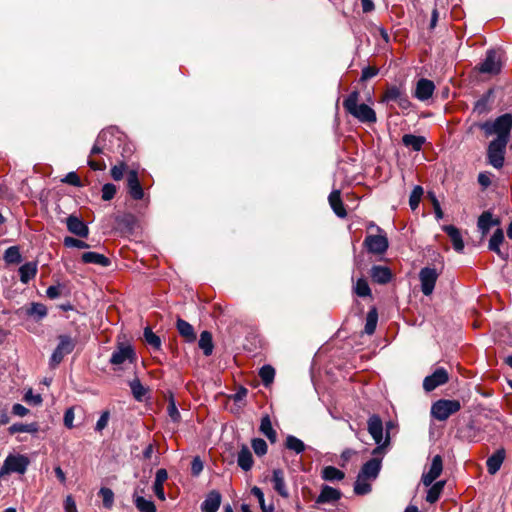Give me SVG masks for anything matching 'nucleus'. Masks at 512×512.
I'll use <instances>...</instances> for the list:
<instances>
[{
  "mask_svg": "<svg viewBox=\"0 0 512 512\" xmlns=\"http://www.w3.org/2000/svg\"><path fill=\"white\" fill-rule=\"evenodd\" d=\"M439 273L435 268L424 267L419 272V279L421 283V291L424 295L429 296L432 294Z\"/></svg>",
  "mask_w": 512,
  "mask_h": 512,
  "instance_id": "1a4fd4ad",
  "label": "nucleus"
},
{
  "mask_svg": "<svg viewBox=\"0 0 512 512\" xmlns=\"http://www.w3.org/2000/svg\"><path fill=\"white\" fill-rule=\"evenodd\" d=\"M370 228H376L379 234L376 235H367L364 240V246L368 250V252L372 254L381 255L384 254L388 249V239L383 232V230L376 226L374 223L369 225Z\"/></svg>",
  "mask_w": 512,
  "mask_h": 512,
  "instance_id": "39448f33",
  "label": "nucleus"
},
{
  "mask_svg": "<svg viewBox=\"0 0 512 512\" xmlns=\"http://www.w3.org/2000/svg\"><path fill=\"white\" fill-rule=\"evenodd\" d=\"M443 471V459L440 455H435L432 458L430 468L428 472L423 473L421 481L429 487L433 482L441 475Z\"/></svg>",
  "mask_w": 512,
  "mask_h": 512,
  "instance_id": "f8f14e48",
  "label": "nucleus"
},
{
  "mask_svg": "<svg viewBox=\"0 0 512 512\" xmlns=\"http://www.w3.org/2000/svg\"><path fill=\"white\" fill-rule=\"evenodd\" d=\"M425 141V137L413 134H405L402 137V143L413 151H420Z\"/></svg>",
  "mask_w": 512,
  "mask_h": 512,
  "instance_id": "72a5a7b5",
  "label": "nucleus"
},
{
  "mask_svg": "<svg viewBox=\"0 0 512 512\" xmlns=\"http://www.w3.org/2000/svg\"><path fill=\"white\" fill-rule=\"evenodd\" d=\"M285 447L297 454L302 453L306 448L304 442L293 435H288L286 437Z\"/></svg>",
  "mask_w": 512,
  "mask_h": 512,
  "instance_id": "ea45409f",
  "label": "nucleus"
},
{
  "mask_svg": "<svg viewBox=\"0 0 512 512\" xmlns=\"http://www.w3.org/2000/svg\"><path fill=\"white\" fill-rule=\"evenodd\" d=\"M110 419V412L108 410L103 411L100 418L98 419L95 430L97 432H101L103 429H105L108 425Z\"/></svg>",
  "mask_w": 512,
  "mask_h": 512,
  "instance_id": "13d9d810",
  "label": "nucleus"
},
{
  "mask_svg": "<svg viewBox=\"0 0 512 512\" xmlns=\"http://www.w3.org/2000/svg\"><path fill=\"white\" fill-rule=\"evenodd\" d=\"M128 193L134 200H141L144 197V190L139 181L138 174L135 170H131L127 174Z\"/></svg>",
  "mask_w": 512,
  "mask_h": 512,
  "instance_id": "4468645a",
  "label": "nucleus"
},
{
  "mask_svg": "<svg viewBox=\"0 0 512 512\" xmlns=\"http://www.w3.org/2000/svg\"><path fill=\"white\" fill-rule=\"evenodd\" d=\"M203 470V462L199 457H194L191 463V472L194 476H198Z\"/></svg>",
  "mask_w": 512,
  "mask_h": 512,
  "instance_id": "69168bd1",
  "label": "nucleus"
},
{
  "mask_svg": "<svg viewBox=\"0 0 512 512\" xmlns=\"http://www.w3.org/2000/svg\"><path fill=\"white\" fill-rule=\"evenodd\" d=\"M434 89L435 85L431 80L422 78L416 84L414 96L421 101H425L433 95Z\"/></svg>",
  "mask_w": 512,
  "mask_h": 512,
  "instance_id": "f3484780",
  "label": "nucleus"
},
{
  "mask_svg": "<svg viewBox=\"0 0 512 512\" xmlns=\"http://www.w3.org/2000/svg\"><path fill=\"white\" fill-rule=\"evenodd\" d=\"M396 425L393 421L386 423V435H383V422L379 415L373 414L368 418L367 430L373 438L376 448L373 449L372 455H382L385 453V449L390 445V431L395 428Z\"/></svg>",
  "mask_w": 512,
  "mask_h": 512,
  "instance_id": "f257e3e1",
  "label": "nucleus"
},
{
  "mask_svg": "<svg viewBox=\"0 0 512 512\" xmlns=\"http://www.w3.org/2000/svg\"><path fill=\"white\" fill-rule=\"evenodd\" d=\"M39 430V426L37 423H29V424H23V423H14L9 427V432L11 434L15 433H30L34 434L37 433Z\"/></svg>",
  "mask_w": 512,
  "mask_h": 512,
  "instance_id": "c9c22d12",
  "label": "nucleus"
},
{
  "mask_svg": "<svg viewBox=\"0 0 512 512\" xmlns=\"http://www.w3.org/2000/svg\"><path fill=\"white\" fill-rule=\"evenodd\" d=\"M460 409L461 404L458 400L441 399L433 403L431 407V414L435 419L445 421Z\"/></svg>",
  "mask_w": 512,
  "mask_h": 512,
  "instance_id": "423d86ee",
  "label": "nucleus"
},
{
  "mask_svg": "<svg viewBox=\"0 0 512 512\" xmlns=\"http://www.w3.org/2000/svg\"><path fill=\"white\" fill-rule=\"evenodd\" d=\"M480 128L486 135L496 134L495 139H504L508 143L512 128V115L509 113L497 117L494 121H487L481 124Z\"/></svg>",
  "mask_w": 512,
  "mask_h": 512,
  "instance_id": "7ed1b4c3",
  "label": "nucleus"
},
{
  "mask_svg": "<svg viewBox=\"0 0 512 512\" xmlns=\"http://www.w3.org/2000/svg\"><path fill=\"white\" fill-rule=\"evenodd\" d=\"M272 483L274 490L283 498L289 497V491L285 484L284 472L281 469L273 470Z\"/></svg>",
  "mask_w": 512,
  "mask_h": 512,
  "instance_id": "412c9836",
  "label": "nucleus"
},
{
  "mask_svg": "<svg viewBox=\"0 0 512 512\" xmlns=\"http://www.w3.org/2000/svg\"><path fill=\"white\" fill-rule=\"evenodd\" d=\"M99 494L103 499V505L105 508L110 509L114 503V493L110 488L103 487L100 489Z\"/></svg>",
  "mask_w": 512,
  "mask_h": 512,
  "instance_id": "3c124183",
  "label": "nucleus"
},
{
  "mask_svg": "<svg viewBox=\"0 0 512 512\" xmlns=\"http://www.w3.org/2000/svg\"><path fill=\"white\" fill-rule=\"evenodd\" d=\"M75 347L74 341L67 335L59 336V344L50 358V366L55 368L63 360L64 356L70 354Z\"/></svg>",
  "mask_w": 512,
  "mask_h": 512,
  "instance_id": "6e6552de",
  "label": "nucleus"
},
{
  "mask_svg": "<svg viewBox=\"0 0 512 512\" xmlns=\"http://www.w3.org/2000/svg\"><path fill=\"white\" fill-rule=\"evenodd\" d=\"M441 495V492L437 490L432 484L430 485V488L426 495V501L429 503H435Z\"/></svg>",
  "mask_w": 512,
  "mask_h": 512,
  "instance_id": "0e129e2a",
  "label": "nucleus"
},
{
  "mask_svg": "<svg viewBox=\"0 0 512 512\" xmlns=\"http://www.w3.org/2000/svg\"><path fill=\"white\" fill-rule=\"evenodd\" d=\"M179 334L186 339L188 342H193L196 339V334L193 326L187 321L178 318L176 323Z\"/></svg>",
  "mask_w": 512,
  "mask_h": 512,
  "instance_id": "2f4dec72",
  "label": "nucleus"
},
{
  "mask_svg": "<svg viewBox=\"0 0 512 512\" xmlns=\"http://www.w3.org/2000/svg\"><path fill=\"white\" fill-rule=\"evenodd\" d=\"M168 479V473L165 469L161 468L157 470L155 475V481L153 484V491L155 495L160 499L161 501H164L166 499L165 492H164V483Z\"/></svg>",
  "mask_w": 512,
  "mask_h": 512,
  "instance_id": "b1692460",
  "label": "nucleus"
},
{
  "mask_svg": "<svg viewBox=\"0 0 512 512\" xmlns=\"http://www.w3.org/2000/svg\"><path fill=\"white\" fill-rule=\"evenodd\" d=\"M251 493L258 499L260 507H261L263 512H273V506L272 505L266 506L265 499H264V494H263L262 490L259 487H256V486L253 487L251 489Z\"/></svg>",
  "mask_w": 512,
  "mask_h": 512,
  "instance_id": "8fccbe9b",
  "label": "nucleus"
},
{
  "mask_svg": "<svg viewBox=\"0 0 512 512\" xmlns=\"http://www.w3.org/2000/svg\"><path fill=\"white\" fill-rule=\"evenodd\" d=\"M63 289L64 286L61 284L50 286L46 290V295L50 299H56L61 296Z\"/></svg>",
  "mask_w": 512,
  "mask_h": 512,
  "instance_id": "bf43d9fd",
  "label": "nucleus"
},
{
  "mask_svg": "<svg viewBox=\"0 0 512 512\" xmlns=\"http://www.w3.org/2000/svg\"><path fill=\"white\" fill-rule=\"evenodd\" d=\"M449 375L446 369L440 367L437 368L431 375L426 376L423 380V388L427 392H431L438 386L447 383Z\"/></svg>",
  "mask_w": 512,
  "mask_h": 512,
  "instance_id": "9d476101",
  "label": "nucleus"
},
{
  "mask_svg": "<svg viewBox=\"0 0 512 512\" xmlns=\"http://www.w3.org/2000/svg\"><path fill=\"white\" fill-rule=\"evenodd\" d=\"M144 339L148 345L153 347L156 350H159L161 347V339L157 336L150 327H146L144 329Z\"/></svg>",
  "mask_w": 512,
  "mask_h": 512,
  "instance_id": "c03bdc74",
  "label": "nucleus"
},
{
  "mask_svg": "<svg viewBox=\"0 0 512 512\" xmlns=\"http://www.w3.org/2000/svg\"><path fill=\"white\" fill-rule=\"evenodd\" d=\"M74 409L73 408H69L66 410L65 414H64V425L68 428V429H72L74 427Z\"/></svg>",
  "mask_w": 512,
  "mask_h": 512,
  "instance_id": "338daca9",
  "label": "nucleus"
},
{
  "mask_svg": "<svg viewBox=\"0 0 512 512\" xmlns=\"http://www.w3.org/2000/svg\"><path fill=\"white\" fill-rule=\"evenodd\" d=\"M504 242V233H503V230L502 229H497L492 237L490 238L489 240V244H488V248L489 250L493 251L494 253H496L500 258H502L503 260H507L508 259V252L507 251H502L500 249V245Z\"/></svg>",
  "mask_w": 512,
  "mask_h": 512,
  "instance_id": "6ab92c4d",
  "label": "nucleus"
},
{
  "mask_svg": "<svg viewBox=\"0 0 512 512\" xmlns=\"http://www.w3.org/2000/svg\"><path fill=\"white\" fill-rule=\"evenodd\" d=\"M378 321V314L376 309H372L368 312L366 317L365 332L371 335L375 332Z\"/></svg>",
  "mask_w": 512,
  "mask_h": 512,
  "instance_id": "37998d69",
  "label": "nucleus"
},
{
  "mask_svg": "<svg viewBox=\"0 0 512 512\" xmlns=\"http://www.w3.org/2000/svg\"><path fill=\"white\" fill-rule=\"evenodd\" d=\"M65 512H77L76 503L71 495H68L64 501Z\"/></svg>",
  "mask_w": 512,
  "mask_h": 512,
  "instance_id": "774afa93",
  "label": "nucleus"
},
{
  "mask_svg": "<svg viewBox=\"0 0 512 512\" xmlns=\"http://www.w3.org/2000/svg\"><path fill=\"white\" fill-rule=\"evenodd\" d=\"M501 63L500 58L494 51H489L486 55L485 60L480 65V72L487 74H497L500 72Z\"/></svg>",
  "mask_w": 512,
  "mask_h": 512,
  "instance_id": "2eb2a0df",
  "label": "nucleus"
},
{
  "mask_svg": "<svg viewBox=\"0 0 512 512\" xmlns=\"http://www.w3.org/2000/svg\"><path fill=\"white\" fill-rule=\"evenodd\" d=\"M355 293L360 297L370 296L371 290L367 281L364 278H360L357 280L355 284Z\"/></svg>",
  "mask_w": 512,
  "mask_h": 512,
  "instance_id": "09e8293b",
  "label": "nucleus"
},
{
  "mask_svg": "<svg viewBox=\"0 0 512 512\" xmlns=\"http://www.w3.org/2000/svg\"><path fill=\"white\" fill-rule=\"evenodd\" d=\"M168 414L170 418L174 422H178L180 420V413L176 407L175 401L173 398L170 399L168 407H167Z\"/></svg>",
  "mask_w": 512,
  "mask_h": 512,
  "instance_id": "680f3d73",
  "label": "nucleus"
},
{
  "mask_svg": "<svg viewBox=\"0 0 512 512\" xmlns=\"http://www.w3.org/2000/svg\"><path fill=\"white\" fill-rule=\"evenodd\" d=\"M499 223L500 222L498 219L493 218L491 212L485 211L479 216L477 226L478 229L481 231L482 235L484 236L489 232L491 227L499 225Z\"/></svg>",
  "mask_w": 512,
  "mask_h": 512,
  "instance_id": "bb28decb",
  "label": "nucleus"
},
{
  "mask_svg": "<svg viewBox=\"0 0 512 512\" xmlns=\"http://www.w3.org/2000/svg\"><path fill=\"white\" fill-rule=\"evenodd\" d=\"M328 200L334 213L340 218H345L347 213L341 200L340 191H332L329 195Z\"/></svg>",
  "mask_w": 512,
  "mask_h": 512,
  "instance_id": "c85d7f7f",
  "label": "nucleus"
},
{
  "mask_svg": "<svg viewBox=\"0 0 512 512\" xmlns=\"http://www.w3.org/2000/svg\"><path fill=\"white\" fill-rule=\"evenodd\" d=\"M259 376H260L262 382L264 383V385L268 386L274 380L275 370L270 365H264L263 367H261V369L259 371Z\"/></svg>",
  "mask_w": 512,
  "mask_h": 512,
  "instance_id": "a18cd8bd",
  "label": "nucleus"
},
{
  "mask_svg": "<svg viewBox=\"0 0 512 512\" xmlns=\"http://www.w3.org/2000/svg\"><path fill=\"white\" fill-rule=\"evenodd\" d=\"M371 277L378 284H386L391 280L392 274L388 267L375 265L371 268Z\"/></svg>",
  "mask_w": 512,
  "mask_h": 512,
  "instance_id": "cd10ccee",
  "label": "nucleus"
},
{
  "mask_svg": "<svg viewBox=\"0 0 512 512\" xmlns=\"http://www.w3.org/2000/svg\"><path fill=\"white\" fill-rule=\"evenodd\" d=\"M81 259L84 263L96 264L103 267L110 265V260L105 255L97 252H85L82 254Z\"/></svg>",
  "mask_w": 512,
  "mask_h": 512,
  "instance_id": "7c9ffc66",
  "label": "nucleus"
},
{
  "mask_svg": "<svg viewBox=\"0 0 512 512\" xmlns=\"http://www.w3.org/2000/svg\"><path fill=\"white\" fill-rule=\"evenodd\" d=\"M428 197L430 198V200L432 202L436 219L437 220L442 219L443 218V211L441 209L440 203H439L436 195L433 192H428Z\"/></svg>",
  "mask_w": 512,
  "mask_h": 512,
  "instance_id": "4d7b16f0",
  "label": "nucleus"
},
{
  "mask_svg": "<svg viewBox=\"0 0 512 512\" xmlns=\"http://www.w3.org/2000/svg\"><path fill=\"white\" fill-rule=\"evenodd\" d=\"M505 459V450L503 448L494 452L486 461L487 471L489 474H496Z\"/></svg>",
  "mask_w": 512,
  "mask_h": 512,
  "instance_id": "4be33fe9",
  "label": "nucleus"
},
{
  "mask_svg": "<svg viewBox=\"0 0 512 512\" xmlns=\"http://www.w3.org/2000/svg\"><path fill=\"white\" fill-rule=\"evenodd\" d=\"M135 353L131 346L120 345L116 351L112 353L110 363L115 366H120L126 361L132 362L134 360Z\"/></svg>",
  "mask_w": 512,
  "mask_h": 512,
  "instance_id": "ddd939ff",
  "label": "nucleus"
},
{
  "mask_svg": "<svg viewBox=\"0 0 512 512\" xmlns=\"http://www.w3.org/2000/svg\"><path fill=\"white\" fill-rule=\"evenodd\" d=\"M24 400L33 405H40L42 403V397L40 394H34L31 389H29L25 395Z\"/></svg>",
  "mask_w": 512,
  "mask_h": 512,
  "instance_id": "052dcab7",
  "label": "nucleus"
},
{
  "mask_svg": "<svg viewBox=\"0 0 512 512\" xmlns=\"http://www.w3.org/2000/svg\"><path fill=\"white\" fill-rule=\"evenodd\" d=\"M29 463V459L25 455H8L0 468V478H3L4 476L10 473L24 474L27 470Z\"/></svg>",
  "mask_w": 512,
  "mask_h": 512,
  "instance_id": "20e7f679",
  "label": "nucleus"
},
{
  "mask_svg": "<svg viewBox=\"0 0 512 512\" xmlns=\"http://www.w3.org/2000/svg\"><path fill=\"white\" fill-rule=\"evenodd\" d=\"M64 245L69 248L75 247L79 249H86L89 247L86 242L69 236L64 238Z\"/></svg>",
  "mask_w": 512,
  "mask_h": 512,
  "instance_id": "864d4df0",
  "label": "nucleus"
},
{
  "mask_svg": "<svg viewBox=\"0 0 512 512\" xmlns=\"http://www.w3.org/2000/svg\"><path fill=\"white\" fill-rule=\"evenodd\" d=\"M375 457L371 460L367 461L361 468L359 474L369 478L371 480H374L377 478L380 469H381V462L382 459L378 458V455H374Z\"/></svg>",
  "mask_w": 512,
  "mask_h": 512,
  "instance_id": "a211bd4d",
  "label": "nucleus"
},
{
  "mask_svg": "<svg viewBox=\"0 0 512 512\" xmlns=\"http://www.w3.org/2000/svg\"><path fill=\"white\" fill-rule=\"evenodd\" d=\"M4 260L8 264H18L21 262L22 257L20 250L17 246H11L6 249L4 253Z\"/></svg>",
  "mask_w": 512,
  "mask_h": 512,
  "instance_id": "79ce46f5",
  "label": "nucleus"
},
{
  "mask_svg": "<svg viewBox=\"0 0 512 512\" xmlns=\"http://www.w3.org/2000/svg\"><path fill=\"white\" fill-rule=\"evenodd\" d=\"M506 146L507 142L504 139H494L488 145V162L496 169H500L504 165Z\"/></svg>",
  "mask_w": 512,
  "mask_h": 512,
  "instance_id": "0eeeda50",
  "label": "nucleus"
},
{
  "mask_svg": "<svg viewBox=\"0 0 512 512\" xmlns=\"http://www.w3.org/2000/svg\"><path fill=\"white\" fill-rule=\"evenodd\" d=\"M126 164L124 162L119 163L111 168V176L115 181H119L123 178L124 172L126 171Z\"/></svg>",
  "mask_w": 512,
  "mask_h": 512,
  "instance_id": "6e6d98bb",
  "label": "nucleus"
},
{
  "mask_svg": "<svg viewBox=\"0 0 512 512\" xmlns=\"http://www.w3.org/2000/svg\"><path fill=\"white\" fill-rule=\"evenodd\" d=\"M443 230L450 237L455 251L462 252L464 249V242L459 229L453 225H446L443 227Z\"/></svg>",
  "mask_w": 512,
  "mask_h": 512,
  "instance_id": "c756f323",
  "label": "nucleus"
},
{
  "mask_svg": "<svg viewBox=\"0 0 512 512\" xmlns=\"http://www.w3.org/2000/svg\"><path fill=\"white\" fill-rule=\"evenodd\" d=\"M370 479L358 474L354 484V492L358 495H365L371 491Z\"/></svg>",
  "mask_w": 512,
  "mask_h": 512,
  "instance_id": "a19ab883",
  "label": "nucleus"
},
{
  "mask_svg": "<svg viewBox=\"0 0 512 512\" xmlns=\"http://www.w3.org/2000/svg\"><path fill=\"white\" fill-rule=\"evenodd\" d=\"M130 388H131V391L133 393V396L137 399V400H142V398L144 397L145 393H146V389L145 387L141 384L140 380L139 379H133L132 381H130Z\"/></svg>",
  "mask_w": 512,
  "mask_h": 512,
  "instance_id": "49530a36",
  "label": "nucleus"
},
{
  "mask_svg": "<svg viewBox=\"0 0 512 512\" xmlns=\"http://www.w3.org/2000/svg\"><path fill=\"white\" fill-rule=\"evenodd\" d=\"M341 498V492L338 489H335L331 486L324 485L322 487L321 493L316 499V503L324 504L331 503L339 500Z\"/></svg>",
  "mask_w": 512,
  "mask_h": 512,
  "instance_id": "5701e85b",
  "label": "nucleus"
},
{
  "mask_svg": "<svg viewBox=\"0 0 512 512\" xmlns=\"http://www.w3.org/2000/svg\"><path fill=\"white\" fill-rule=\"evenodd\" d=\"M237 464L243 471H249L253 467L254 460L250 449L242 445L237 456Z\"/></svg>",
  "mask_w": 512,
  "mask_h": 512,
  "instance_id": "393cba45",
  "label": "nucleus"
},
{
  "mask_svg": "<svg viewBox=\"0 0 512 512\" xmlns=\"http://www.w3.org/2000/svg\"><path fill=\"white\" fill-rule=\"evenodd\" d=\"M37 263L27 262L19 268L20 281L27 284L31 279L36 276Z\"/></svg>",
  "mask_w": 512,
  "mask_h": 512,
  "instance_id": "473e14b6",
  "label": "nucleus"
},
{
  "mask_svg": "<svg viewBox=\"0 0 512 512\" xmlns=\"http://www.w3.org/2000/svg\"><path fill=\"white\" fill-rule=\"evenodd\" d=\"M423 188L421 186H415L409 197V205L412 210H415L420 203L423 195Z\"/></svg>",
  "mask_w": 512,
  "mask_h": 512,
  "instance_id": "de8ad7c7",
  "label": "nucleus"
},
{
  "mask_svg": "<svg viewBox=\"0 0 512 512\" xmlns=\"http://www.w3.org/2000/svg\"><path fill=\"white\" fill-rule=\"evenodd\" d=\"M383 101L395 102L403 110H407L411 106V102L409 101L406 93L401 88L396 86H392L386 90L383 96Z\"/></svg>",
  "mask_w": 512,
  "mask_h": 512,
  "instance_id": "9b49d317",
  "label": "nucleus"
},
{
  "mask_svg": "<svg viewBox=\"0 0 512 512\" xmlns=\"http://www.w3.org/2000/svg\"><path fill=\"white\" fill-rule=\"evenodd\" d=\"M252 448L256 455L263 456L267 453V443L261 438H255L252 440Z\"/></svg>",
  "mask_w": 512,
  "mask_h": 512,
  "instance_id": "603ef678",
  "label": "nucleus"
},
{
  "mask_svg": "<svg viewBox=\"0 0 512 512\" xmlns=\"http://www.w3.org/2000/svg\"><path fill=\"white\" fill-rule=\"evenodd\" d=\"M359 92L353 91L344 100L343 106L345 110L353 117L357 118L361 122L373 123L376 121L375 111L368 105L362 103L358 104Z\"/></svg>",
  "mask_w": 512,
  "mask_h": 512,
  "instance_id": "f03ea898",
  "label": "nucleus"
},
{
  "mask_svg": "<svg viewBox=\"0 0 512 512\" xmlns=\"http://www.w3.org/2000/svg\"><path fill=\"white\" fill-rule=\"evenodd\" d=\"M221 504V495L211 491L201 505L202 512H217Z\"/></svg>",
  "mask_w": 512,
  "mask_h": 512,
  "instance_id": "a878e982",
  "label": "nucleus"
},
{
  "mask_svg": "<svg viewBox=\"0 0 512 512\" xmlns=\"http://www.w3.org/2000/svg\"><path fill=\"white\" fill-rule=\"evenodd\" d=\"M259 429L260 432L264 434L272 443L276 442L277 433L273 429L270 417L268 415L262 417Z\"/></svg>",
  "mask_w": 512,
  "mask_h": 512,
  "instance_id": "f704fd0d",
  "label": "nucleus"
},
{
  "mask_svg": "<svg viewBox=\"0 0 512 512\" xmlns=\"http://www.w3.org/2000/svg\"><path fill=\"white\" fill-rule=\"evenodd\" d=\"M27 315L34 317L37 321L42 320L47 315V308L42 303H32L26 310Z\"/></svg>",
  "mask_w": 512,
  "mask_h": 512,
  "instance_id": "58836bf2",
  "label": "nucleus"
},
{
  "mask_svg": "<svg viewBox=\"0 0 512 512\" xmlns=\"http://www.w3.org/2000/svg\"><path fill=\"white\" fill-rule=\"evenodd\" d=\"M143 489H139L138 487L135 489L133 494V502L136 508L140 512H156V506L152 500L144 498L141 493H143Z\"/></svg>",
  "mask_w": 512,
  "mask_h": 512,
  "instance_id": "aec40b11",
  "label": "nucleus"
},
{
  "mask_svg": "<svg viewBox=\"0 0 512 512\" xmlns=\"http://www.w3.org/2000/svg\"><path fill=\"white\" fill-rule=\"evenodd\" d=\"M66 225L69 232L76 236L86 238L89 234L88 226L79 217L75 215H70L66 219Z\"/></svg>",
  "mask_w": 512,
  "mask_h": 512,
  "instance_id": "dca6fc26",
  "label": "nucleus"
},
{
  "mask_svg": "<svg viewBox=\"0 0 512 512\" xmlns=\"http://www.w3.org/2000/svg\"><path fill=\"white\" fill-rule=\"evenodd\" d=\"M199 347L203 350V353L206 356H209L213 352V341H212V335L208 331H203L200 334L199 339Z\"/></svg>",
  "mask_w": 512,
  "mask_h": 512,
  "instance_id": "4c0bfd02",
  "label": "nucleus"
},
{
  "mask_svg": "<svg viewBox=\"0 0 512 512\" xmlns=\"http://www.w3.org/2000/svg\"><path fill=\"white\" fill-rule=\"evenodd\" d=\"M116 186L111 183L104 184L102 187V199L104 201H109L114 198L116 194Z\"/></svg>",
  "mask_w": 512,
  "mask_h": 512,
  "instance_id": "5fc2aeb1",
  "label": "nucleus"
},
{
  "mask_svg": "<svg viewBox=\"0 0 512 512\" xmlns=\"http://www.w3.org/2000/svg\"><path fill=\"white\" fill-rule=\"evenodd\" d=\"M344 477V472L334 466H326L322 470V478L326 481H340Z\"/></svg>",
  "mask_w": 512,
  "mask_h": 512,
  "instance_id": "e433bc0d",
  "label": "nucleus"
},
{
  "mask_svg": "<svg viewBox=\"0 0 512 512\" xmlns=\"http://www.w3.org/2000/svg\"><path fill=\"white\" fill-rule=\"evenodd\" d=\"M62 181L76 187L81 186L80 178L75 172H69Z\"/></svg>",
  "mask_w": 512,
  "mask_h": 512,
  "instance_id": "e2e57ef3",
  "label": "nucleus"
}]
</instances>
